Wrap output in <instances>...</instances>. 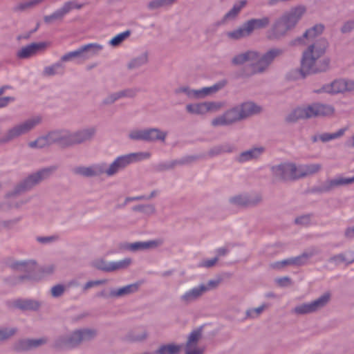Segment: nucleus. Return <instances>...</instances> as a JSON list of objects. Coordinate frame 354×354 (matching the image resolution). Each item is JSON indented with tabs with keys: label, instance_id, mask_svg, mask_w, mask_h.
Listing matches in <instances>:
<instances>
[{
	"label": "nucleus",
	"instance_id": "19",
	"mask_svg": "<svg viewBox=\"0 0 354 354\" xmlns=\"http://www.w3.org/2000/svg\"><path fill=\"white\" fill-rule=\"evenodd\" d=\"M324 26L322 24H316L311 28L307 30L302 37H299L291 41V45L296 46L306 44L307 42L313 41L320 35L324 31Z\"/></svg>",
	"mask_w": 354,
	"mask_h": 354
},
{
	"label": "nucleus",
	"instance_id": "24",
	"mask_svg": "<svg viewBox=\"0 0 354 354\" xmlns=\"http://www.w3.org/2000/svg\"><path fill=\"white\" fill-rule=\"evenodd\" d=\"M352 183H354V176L352 178L339 177L325 181L320 185L319 190L322 192H328L335 187L351 184Z\"/></svg>",
	"mask_w": 354,
	"mask_h": 354
},
{
	"label": "nucleus",
	"instance_id": "16",
	"mask_svg": "<svg viewBox=\"0 0 354 354\" xmlns=\"http://www.w3.org/2000/svg\"><path fill=\"white\" fill-rule=\"evenodd\" d=\"M73 173L83 177L91 178L105 174V162L91 165L88 167L79 166L73 169Z\"/></svg>",
	"mask_w": 354,
	"mask_h": 354
},
{
	"label": "nucleus",
	"instance_id": "18",
	"mask_svg": "<svg viewBox=\"0 0 354 354\" xmlns=\"http://www.w3.org/2000/svg\"><path fill=\"white\" fill-rule=\"evenodd\" d=\"M44 50V41L32 42L20 48L16 53L19 59H28Z\"/></svg>",
	"mask_w": 354,
	"mask_h": 354
},
{
	"label": "nucleus",
	"instance_id": "22",
	"mask_svg": "<svg viewBox=\"0 0 354 354\" xmlns=\"http://www.w3.org/2000/svg\"><path fill=\"white\" fill-rule=\"evenodd\" d=\"M81 7V6H77L73 1H68L65 3L62 8L55 11L52 15L46 16V23H50L55 21L61 20L64 15H66L73 9H80Z\"/></svg>",
	"mask_w": 354,
	"mask_h": 354
},
{
	"label": "nucleus",
	"instance_id": "26",
	"mask_svg": "<svg viewBox=\"0 0 354 354\" xmlns=\"http://www.w3.org/2000/svg\"><path fill=\"white\" fill-rule=\"evenodd\" d=\"M265 151L264 147H254L249 150L243 151L236 157V161L243 163L258 158Z\"/></svg>",
	"mask_w": 354,
	"mask_h": 354
},
{
	"label": "nucleus",
	"instance_id": "44",
	"mask_svg": "<svg viewBox=\"0 0 354 354\" xmlns=\"http://www.w3.org/2000/svg\"><path fill=\"white\" fill-rule=\"evenodd\" d=\"M201 337H202V328H198L194 330L189 335L185 346H187V347L196 346V345L197 344L198 342L200 340Z\"/></svg>",
	"mask_w": 354,
	"mask_h": 354
},
{
	"label": "nucleus",
	"instance_id": "46",
	"mask_svg": "<svg viewBox=\"0 0 354 354\" xmlns=\"http://www.w3.org/2000/svg\"><path fill=\"white\" fill-rule=\"evenodd\" d=\"M230 202L237 206H248L251 203L249 197L246 194H241L230 198Z\"/></svg>",
	"mask_w": 354,
	"mask_h": 354
},
{
	"label": "nucleus",
	"instance_id": "35",
	"mask_svg": "<svg viewBox=\"0 0 354 354\" xmlns=\"http://www.w3.org/2000/svg\"><path fill=\"white\" fill-rule=\"evenodd\" d=\"M236 151V148L234 145L226 142L214 146V147L209 149L208 154L210 156H216L222 153H230Z\"/></svg>",
	"mask_w": 354,
	"mask_h": 354
},
{
	"label": "nucleus",
	"instance_id": "39",
	"mask_svg": "<svg viewBox=\"0 0 354 354\" xmlns=\"http://www.w3.org/2000/svg\"><path fill=\"white\" fill-rule=\"evenodd\" d=\"M181 350V346L175 344L161 345L156 351V354H178Z\"/></svg>",
	"mask_w": 354,
	"mask_h": 354
},
{
	"label": "nucleus",
	"instance_id": "34",
	"mask_svg": "<svg viewBox=\"0 0 354 354\" xmlns=\"http://www.w3.org/2000/svg\"><path fill=\"white\" fill-rule=\"evenodd\" d=\"M149 337V332L145 328H139L130 331L126 336V339L131 342H142Z\"/></svg>",
	"mask_w": 354,
	"mask_h": 354
},
{
	"label": "nucleus",
	"instance_id": "3",
	"mask_svg": "<svg viewBox=\"0 0 354 354\" xmlns=\"http://www.w3.org/2000/svg\"><path fill=\"white\" fill-rule=\"evenodd\" d=\"M95 133V127L84 128L73 133L66 129L55 130L46 135V144L57 143L63 147H68L91 140Z\"/></svg>",
	"mask_w": 354,
	"mask_h": 354
},
{
	"label": "nucleus",
	"instance_id": "28",
	"mask_svg": "<svg viewBox=\"0 0 354 354\" xmlns=\"http://www.w3.org/2000/svg\"><path fill=\"white\" fill-rule=\"evenodd\" d=\"M247 1L245 0H242L236 3H235L232 8L222 18L220 21L217 22V26L223 25L227 21H232L236 18L241 10L246 5Z\"/></svg>",
	"mask_w": 354,
	"mask_h": 354
},
{
	"label": "nucleus",
	"instance_id": "25",
	"mask_svg": "<svg viewBox=\"0 0 354 354\" xmlns=\"http://www.w3.org/2000/svg\"><path fill=\"white\" fill-rule=\"evenodd\" d=\"M346 92L344 87V79L335 80L330 84H324L321 88L315 91V93H327L337 94Z\"/></svg>",
	"mask_w": 354,
	"mask_h": 354
},
{
	"label": "nucleus",
	"instance_id": "49",
	"mask_svg": "<svg viewBox=\"0 0 354 354\" xmlns=\"http://www.w3.org/2000/svg\"><path fill=\"white\" fill-rule=\"evenodd\" d=\"M42 0H30L28 1L22 2L19 3L15 8V11H24L27 9L32 8Z\"/></svg>",
	"mask_w": 354,
	"mask_h": 354
},
{
	"label": "nucleus",
	"instance_id": "60",
	"mask_svg": "<svg viewBox=\"0 0 354 354\" xmlns=\"http://www.w3.org/2000/svg\"><path fill=\"white\" fill-rule=\"evenodd\" d=\"M106 280H96V281H89L87 283H86L83 287V290L84 291L87 290L88 289L93 288L96 286H99L101 284H104L106 283Z\"/></svg>",
	"mask_w": 354,
	"mask_h": 354
},
{
	"label": "nucleus",
	"instance_id": "47",
	"mask_svg": "<svg viewBox=\"0 0 354 354\" xmlns=\"http://www.w3.org/2000/svg\"><path fill=\"white\" fill-rule=\"evenodd\" d=\"M64 72V66L61 62L55 63V64L46 67V75H55L63 74Z\"/></svg>",
	"mask_w": 354,
	"mask_h": 354
},
{
	"label": "nucleus",
	"instance_id": "38",
	"mask_svg": "<svg viewBox=\"0 0 354 354\" xmlns=\"http://www.w3.org/2000/svg\"><path fill=\"white\" fill-rule=\"evenodd\" d=\"M178 0H151L147 3L149 10H156L160 8H169L173 6Z\"/></svg>",
	"mask_w": 354,
	"mask_h": 354
},
{
	"label": "nucleus",
	"instance_id": "32",
	"mask_svg": "<svg viewBox=\"0 0 354 354\" xmlns=\"http://www.w3.org/2000/svg\"><path fill=\"white\" fill-rule=\"evenodd\" d=\"M39 303L33 299H18L13 303V306L22 311L37 310L39 308Z\"/></svg>",
	"mask_w": 354,
	"mask_h": 354
},
{
	"label": "nucleus",
	"instance_id": "20",
	"mask_svg": "<svg viewBox=\"0 0 354 354\" xmlns=\"http://www.w3.org/2000/svg\"><path fill=\"white\" fill-rule=\"evenodd\" d=\"M44 344V339H22L16 342L13 346V351L17 353H22L36 348Z\"/></svg>",
	"mask_w": 354,
	"mask_h": 354
},
{
	"label": "nucleus",
	"instance_id": "41",
	"mask_svg": "<svg viewBox=\"0 0 354 354\" xmlns=\"http://www.w3.org/2000/svg\"><path fill=\"white\" fill-rule=\"evenodd\" d=\"M148 62V55L147 53H143L136 57L132 59L128 64V68L137 69L146 64Z\"/></svg>",
	"mask_w": 354,
	"mask_h": 354
},
{
	"label": "nucleus",
	"instance_id": "7",
	"mask_svg": "<svg viewBox=\"0 0 354 354\" xmlns=\"http://www.w3.org/2000/svg\"><path fill=\"white\" fill-rule=\"evenodd\" d=\"M7 265L14 271L25 272L24 274H21L19 276L18 278L14 279L16 281L28 280L38 281L41 279L39 272L44 270L39 268L35 260L11 261L8 262Z\"/></svg>",
	"mask_w": 354,
	"mask_h": 354
},
{
	"label": "nucleus",
	"instance_id": "52",
	"mask_svg": "<svg viewBox=\"0 0 354 354\" xmlns=\"http://www.w3.org/2000/svg\"><path fill=\"white\" fill-rule=\"evenodd\" d=\"M133 209L147 214H152L156 211L155 207L153 205H140L134 207Z\"/></svg>",
	"mask_w": 354,
	"mask_h": 354
},
{
	"label": "nucleus",
	"instance_id": "43",
	"mask_svg": "<svg viewBox=\"0 0 354 354\" xmlns=\"http://www.w3.org/2000/svg\"><path fill=\"white\" fill-rule=\"evenodd\" d=\"M204 102L189 104L186 106V110L188 113L195 115H205L206 113Z\"/></svg>",
	"mask_w": 354,
	"mask_h": 354
},
{
	"label": "nucleus",
	"instance_id": "37",
	"mask_svg": "<svg viewBox=\"0 0 354 354\" xmlns=\"http://www.w3.org/2000/svg\"><path fill=\"white\" fill-rule=\"evenodd\" d=\"M194 160L192 156H187L179 160H174L166 162L160 163L158 167L161 170H167L174 168L176 165H183Z\"/></svg>",
	"mask_w": 354,
	"mask_h": 354
},
{
	"label": "nucleus",
	"instance_id": "6",
	"mask_svg": "<svg viewBox=\"0 0 354 354\" xmlns=\"http://www.w3.org/2000/svg\"><path fill=\"white\" fill-rule=\"evenodd\" d=\"M270 17L252 18L243 23L239 28L228 31L226 37L232 40H239L250 36L254 30L266 28L270 24Z\"/></svg>",
	"mask_w": 354,
	"mask_h": 354
},
{
	"label": "nucleus",
	"instance_id": "54",
	"mask_svg": "<svg viewBox=\"0 0 354 354\" xmlns=\"http://www.w3.org/2000/svg\"><path fill=\"white\" fill-rule=\"evenodd\" d=\"M177 92L185 93L190 98L197 99V90L191 89L188 86H182L178 89Z\"/></svg>",
	"mask_w": 354,
	"mask_h": 354
},
{
	"label": "nucleus",
	"instance_id": "51",
	"mask_svg": "<svg viewBox=\"0 0 354 354\" xmlns=\"http://www.w3.org/2000/svg\"><path fill=\"white\" fill-rule=\"evenodd\" d=\"M121 99L120 96L119 91L109 93L106 97H105L102 103L103 105H111L115 103L118 100Z\"/></svg>",
	"mask_w": 354,
	"mask_h": 354
},
{
	"label": "nucleus",
	"instance_id": "31",
	"mask_svg": "<svg viewBox=\"0 0 354 354\" xmlns=\"http://www.w3.org/2000/svg\"><path fill=\"white\" fill-rule=\"evenodd\" d=\"M167 136V132L158 128L145 129V142H165Z\"/></svg>",
	"mask_w": 354,
	"mask_h": 354
},
{
	"label": "nucleus",
	"instance_id": "58",
	"mask_svg": "<svg viewBox=\"0 0 354 354\" xmlns=\"http://www.w3.org/2000/svg\"><path fill=\"white\" fill-rule=\"evenodd\" d=\"M295 222L298 225L304 226L308 225L310 223V216L308 214L301 216L296 218Z\"/></svg>",
	"mask_w": 354,
	"mask_h": 354
},
{
	"label": "nucleus",
	"instance_id": "23",
	"mask_svg": "<svg viewBox=\"0 0 354 354\" xmlns=\"http://www.w3.org/2000/svg\"><path fill=\"white\" fill-rule=\"evenodd\" d=\"M207 290V287L204 284H201L185 292L180 296V300L184 304H189L197 300Z\"/></svg>",
	"mask_w": 354,
	"mask_h": 354
},
{
	"label": "nucleus",
	"instance_id": "2",
	"mask_svg": "<svg viewBox=\"0 0 354 354\" xmlns=\"http://www.w3.org/2000/svg\"><path fill=\"white\" fill-rule=\"evenodd\" d=\"M283 50L281 48H271L266 53L261 55L256 50H248L235 55L232 59L233 65H242L248 62H253L250 66V71L245 76L265 72L274 59L282 55Z\"/></svg>",
	"mask_w": 354,
	"mask_h": 354
},
{
	"label": "nucleus",
	"instance_id": "48",
	"mask_svg": "<svg viewBox=\"0 0 354 354\" xmlns=\"http://www.w3.org/2000/svg\"><path fill=\"white\" fill-rule=\"evenodd\" d=\"M17 331V329L16 328H0V343L9 339L15 335Z\"/></svg>",
	"mask_w": 354,
	"mask_h": 354
},
{
	"label": "nucleus",
	"instance_id": "42",
	"mask_svg": "<svg viewBox=\"0 0 354 354\" xmlns=\"http://www.w3.org/2000/svg\"><path fill=\"white\" fill-rule=\"evenodd\" d=\"M346 131V128L339 129L335 133H324L320 134L319 140L322 142H327L332 140L337 139L343 136Z\"/></svg>",
	"mask_w": 354,
	"mask_h": 354
},
{
	"label": "nucleus",
	"instance_id": "21",
	"mask_svg": "<svg viewBox=\"0 0 354 354\" xmlns=\"http://www.w3.org/2000/svg\"><path fill=\"white\" fill-rule=\"evenodd\" d=\"M313 255L312 252H304L297 257L288 258L272 264L274 268L280 269L286 266H300L306 263L308 260Z\"/></svg>",
	"mask_w": 354,
	"mask_h": 354
},
{
	"label": "nucleus",
	"instance_id": "1",
	"mask_svg": "<svg viewBox=\"0 0 354 354\" xmlns=\"http://www.w3.org/2000/svg\"><path fill=\"white\" fill-rule=\"evenodd\" d=\"M327 41L325 39H316L303 53L301 61L300 73L303 77L307 75L324 72L329 68L330 59L320 57L324 54Z\"/></svg>",
	"mask_w": 354,
	"mask_h": 354
},
{
	"label": "nucleus",
	"instance_id": "8",
	"mask_svg": "<svg viewBox=\"0 0 354 354\" xmlns=\"http://www.w3.org/2000/svg\"><path fill=\"white\" fill-rule=\"evenodd\" d=\"M149 156V153L142 152L130 153L119 156L109 165L105 162V174L109 177L113 176L131 164L136 163L144 158H148Z\"/></svg>",
	"mask_w": 354,
	"mask_h": 354
},
{
	"label": "nucleus",
	"instance_id": "4",
	"mask_svg": "<svg viewBox=\"0 0 354 354\" xmlns=\"http://www.w3.org/2000/svg\"><path fill=\"white\" fill-rule=\"evenodd\" d=\"M261 111V106L254 102H246L227 109L222 115L214 118L211 124L213 127L230 126L257 114Z\"/></svg>",
	"mask_w": 354,
	"mask_h": 354
},
{
	"label": "nucleus",
	"instance_id": "63",
	"mask_svg": "<svg viewBox=\"0 0 354 354\" xmlns=\"http://www.w3.org/2000/svg\"><path fill=\"white\" fill-rule=\"evenodd\" d=\"M13 101H15V97H0V108L6 107L10 102Z\"/></svg>",
	"mask_w": 354,
	"mask_h": 354
},
{
	"label": "nucleus",
	"instance_id": "45",
	"mask_svg": "<svg viewBox=\"0 0 354 354\" xmlns=\"http://www.w3.org/2000/svg\"><path fill=\"white\" fill-rule=\"evenodd\" d=\"M131 30H127L122 32H120L113 37L109 41V44L112 46H120L125 39H127L131 35Z\"/></svg>",
	"mask_w": 354,
	"mask_h": 354
},
{
	"label": "nucleus",
	"instance_id": "12",
	"mask_svg": "<svg viewBox=\"0 0 354 354\" xmlns=\"http://www.w3.org/2000/svg\"><path fill=\"white\" fill-rule=\"evenodd\" d=\"M330 298V293L326 292L311 302L297 305L294 308L292 312L297 315H306L315 313L324 308L329 302Z\"/></svg>",
	"mask_w": 354,
	"mask_h": 354
},
{
	"label": "nucleus",
	"instance_id": "15",
	"mask_svg": "<svg viewBox=\"0 0 354 354\" xmlns=\"http://www.w3.org/2000/svg\"><path fill=\"white\" fill-rule=\"evenodd\" d=\"M131 263L130 258H125L118 261H106L103 259H95L92 265L95 268L104 272H113L127 268Z\"/></svg>",
	"mask_w": 354,
	"mask_h": 354
},
{
	"label": "nucleus",
	"instance_id": "33",
	"mask_svg": "<svg viewBox=\"0 0 354 354\" xmlns=\"http://www.w3.org/2000/svg\"><path fill=\"white\" fill-rule=\"evenodd\" d=\"M290 28H288L283 25L282 19H279L273 25L272 28L268 31V37L270 39H278L283 36Z\"/></svg>",
	"mask_w": 354,
	"mask_h": 354
},
{
	"label": "nucleus",
	"instance_id": "27",
	"mask_svg": "<svg viewBox=\"0 0 354 354\" xmlns=\"http://www.w3.org/2000/svg\"><path fill=\"white\" fill-rule=\"evenodd\" d=\"M140 284L141 283L140 282H136L121 287L118 289L111 290L110 291L109 296L118 298L133 294L138 291Z\"/></svg>",
	"mask_w": 354,
	"mask_h": 354
},
{
	"label": "nucleus",
	"instance_id": "29",
	"mask_svg": "<svg viewBox=\"0 0 354 354\" xmlns=\"http://www.w3.org/2000/svg\"><path fill=\"white\" fill-rule=\"evenodd\" d=\"M227 84V81L223 80L215 83L214 85L207 87H203L200 89H197V99L204 98L207 96L211 95L216 93L218 91L224 88Z\"/></svg>",
	"mask_w": 354,
	"mask_h": 354
},
{
	"label": "nucleus",
	"instance_id": "9",
	"mask_svg": "<svg viewBox=\"0 0 354 354\" xmlns=\"http://www.w3.org/2000/svg\"><path fill=\"white\" fill-rule=\"evenodd\" d=\"M96 335V331L93 329H80L73 331L66 337H62L57 342V346L60 348H72L82 342L89 341Z\"/></svg>",
	"mask_w": 354,
	"mask_h": 354
},
{
	"label": "nucleus",
	"instance_id": "13",
	"mask_svg": "<svg viewBox=\"0 0 354 354\" xmlns=\"http://www.w3.org/2000/svg\"><path fill=\"white\" fill-rule=\"evenodd\" d=\"M37 123L35 120H28L23 123L15 125L0 138V144L8 143L21 135L27 133Z\"/></svg>",
	"mask_w": 354,
	"mask_h": 354
},
{
	"label": "nucleus",
	"instance_id": "50",
	"mask_svg": "<svg viewBox=\"0 0 354 354\" xmlns=\"http://www.w3.org/2000/svg\"><path fill=\"white\" fill-rule=\"evenodd\" d=\"M129 138L132 140L145 141V129L131 130L129 133Z\"/></svg>",
	"mask_w": 354,
	"mask_h": 354
},
{
	"label": "nucleus",
	"instance_id": "61",
	"mask_svg": "<svg viewBox=\"0 0 354 354\" xmlns=\"http://www.w3.org/2000/svg\"><path fill=\"white\" fill-rule=\"evenodd\" d=\"M218 257H214L211 259H206V260L203 261L199 264V266L205 267V268H211L216 264V263L218 261Z\"/></svg>",
	"mask_w": 354,
	"mask_h": 354
},
{
	"label": "nucleus",
	"instance_id": "62",
	"mask_svg": "<svg viewBox=\"0 0 354 354\" xmlns=\"http://www.w3.org/2000/svg\"><path fill=\"white\" fill-rule=\"evenodd\" d=\"M204 349L202 348H195V346H185V354H203Z\"/></svg>",
	"mask_w": 354,
	"mask_h": 354
},
{
	"label": "nucleus",
	"instance_id": "53",
	"mask_svg": "<svg viewBox=\"0 0 354 354\" xmlns=\"http://www.w3.org/2000/svg\"><path fill=\"white\" fill-rule=\"evenodd\" d=\"M120 98H133L137 93L138 90L136 88H126L124 90L119 91Z\"/></svg>",
	"mask_w": 354,
	"mask_h": 354
},
{
	"label": "nucleus",
	"instance_id": "57",
	"mask_svg": "<svg viewBox=\"0 0 354 354\" xmlns=\"http://www.w3.org/2000/svg\"><path fill=\"white\" fill-rule=\"evenodd\" d=\"M206 113L212 111H217L221 107V104L215 102H205Z\"/></svg>",
	"mask_w": 354,
	"mask_h": 354
},
{
	"label": "nucleus",
	"instance_id": "55",
	"mask_svg": "<svg viewBox=\"0 0 354 354\" xmlns=\"http://www.w3.org/2000/svg\"><path fill=\"white\" fill-rule=\"evenodd\" d=\"M354 30V19L346 21L341 28V32L344 34L351 32Z\"/></svg>",
	"mask_w": 354,
	"mask_h": 354
},
{
	"label": "nucleus",
	"instance_id": "17",
	"mask_svg": "<svg viewBox=\"0 0 354 354\" xmlns=\"http://www.w3.org/2000/svg\"><path fill=\"white\" fill-rule=\"evenodd\" d=\"M306 11L304 6H298L285 12L281 17L288 28H294Z\"/></svg>",
	"mask_w": 354,
	"mask_h": 354
},
{
	"label": "nucleus",
	"instance_id": "59",
	"mask_svg": "<svg viewBox=\"0 0 354 354\" xmlns=\"http://www.w3.org/2000/svg\"><path fill=\"white\" fill-rule=\"evenodd\" d=\"M64 291V287L62 285L58 284L53 286L51 289V294L54 297H60Z\"/></svg>",
	"mask_w": 354,
	"mask_h": 354
},
{
	"label": "nucleus",
	"instance_id": "5",
	"mask_svg": "<svg viewBox=\"0 0 354 354\" xmlns=\"http://www.w3.org/2000/svg\"><path fill=\"white\" fill-rule=\"evenodd\" d=\"M335 112L334 107L330 104L313 103L295 109L286 118L288 122H295L300 119L331 116Z\"/></svg>",
	"mask_w": 354,
	"mask_h": 354
},
{
	"label": "nucleus",
	"instance_id": "64",
	"mask_svg": "<svg viewBox=\"0 0 354 354\" xmlns=\"http://www.w3.org/2000/svg\"><path fill=\"white\" fill-rule=\"evenodd\" d=\"M344 87L346 91H354V80H344Z\"/></svg>",
	"mask_w": 354,
	"mask_h": 354
},
{
	"label": "nucleus",
	"instance_id": "10",
	"mask_svg": "<svg viewBox=\"0 0 354 354\" xmlns=\"http://www.w3.org/2000/svg\"><path fill=\"white\" fill-rule=\"evenodd\" d=\"M103 46L96 43H91L80 46L73 51L64 54L61 57L62 62H69L76 59L77 63H82L97 55Z\"/></svg>",
	"mask_w": 354,
	"mask_h": 354
},
{
	"label": "nucleus",
	"instance_id": "30",
	"mask_svg": "<svg viewBox=\"0 0 354 354\" xmlns=\"http://www.w3.org/2000/svg\"><path fill=\"white\" fill-rule=\"evenodd\" d=\"M158 245L157 241H138L132 243H124L123 248L130 251L146 250Z\"/></svg>",
	"mask_w": 354,
	"mask_h": 354
},
{
	"label": "nucleus",
	"instance_id": "56",
	"mask_svg": "<svg viewBox=\"0 0 354 354\" xmlns=\"http://www.w3.org/2000/svg\"><path fill=\"white\" fill-rule=\"evenodd\" d=\"M263 309L264 306L248 310L246 312L247 317L250 318H256L263 312Z\"/></svg>",
	"mask_w": 354,
	"mask_h": 354
},
{
	"label": "nucleus",
	"instance_id": "11",
	"mask_svg": "<svg viewBox=\"0 0 354 354\" xmlns=\"http://www.w3.org/2000/svg\"><path fill=\"white\" fill-rule=\"evenodd\" d=\"M44 177V168H41L37 172L30 174L28 177L17 184L12 191L8 192L6 194L5 198H10L17 197L23 193L28 192L39 184Z\"/></svg>",
	"mask_w": 354,
	"mask_h": 354
},
{
	"label": "nucleus",
	"instance_id": "14",
	"mask_svg": "<svg viewBox=\"0 0 354 354\" xmlns=\"http://www.w3.org/2000/svg\"><path fill=\"white\" fill-rule=\"evenodd\" d=\"M273 174L283 180L299 179L298 166L290 162H284L272 167Z\"/></svg>",
	"mask_w": 354,
	"mask_h": 354
},
{
	"label": "nucleus",
	"instance_id": "40",
	"mask_svg": "<svg viewBox=\"0 0 354 354\" xmlns=\"http://www.w3.org/2000/svg\"><path fill=\"white\" fill-rule=\"evenodd\" d=\"M329 261L337 265L340 264L341 263L351 264L354 261V254L351 252L346 254L341 253L330 257Z\"/></svg>",
	"mask_w": 354,
	"mask_h": 354
},
{
	"label": "nucleus",
	"instance_id": "36",
	"mask_svg": "<svg viewBox=\"0 0 354 354\" xmlns=\"http://www.w3.org/2000/svg\"><path fill=\"white\" fill-rule=\"evenodd\" d=\"M322 169L321 164L301 165L298 166L299 178H304L319 172Z\"/></svg>",
	"mask_w": 354,
	"mask_h": 354
}]
</instances>
